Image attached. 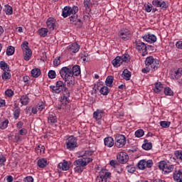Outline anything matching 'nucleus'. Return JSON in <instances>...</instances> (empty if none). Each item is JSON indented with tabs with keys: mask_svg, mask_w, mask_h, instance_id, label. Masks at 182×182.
I'll use <instances>...</instances> for the list:
<instances>
[{
	"mask_svg": "<svg viewBox=\"0 0 182 182\" xmlns=\"http://www.w3.org/2000/svg\"><path fill=\"white\" fill-rule=\"evenodd\" d=\"M93 161V159L92 158H82L77 159L74 161L73 164L75 166L74 168V171L75 173L80 174V173H83L85 170V167L89 164V163H92Z\"/></svg>",
	"mask_w": 182,
	"mask_h": 182,
	"instance_id": "nucleus-1",
	"label": "nucleus"
},
{
	"mask_svg": "<svg viewBox=\"0 0 182 182\" xmlns=\"http://www.w3.org/2000/svg\"><path fill=\"white\" fill-rule=\"evenodd\" d=\"M64 93L63 95V98L60 100V105L58 107V110L61 109L68 110V109H70V106L69 105V97H70V92L69 90L65 87L63 89Z\"/></svg>",
	"mask_w": 182,
	"mask_h": 182,
	"instance_id": "nucleus-2",
	"label": "nucleus"
},
{
	"mask_svg": "<svg viewBox=\"0 0 182 182\" xmlns=\"http://www.w3.org/2000/svg\"><path fill=\"white\" fill-rule=\"evenodd\" d=\"M110 177H112V173L109 172L107 169H102L99 176L96 178L97 182H109Z\"/></svg>",
	"mask_w": 182,
	"mask_h": 182,
	"instance_id": "nucleus-3",
	"label": "nucleus"
},
{
	"mask_svg": "<svg viewBox=\"0 0 182 182\" xmlns=\"http://www.w3.org/2000/svg\"><path fill=\"white\" fill-rule=\"evenodd\" d=\"M78 11H79V7H77V6H73V7L66 6L63 9L62 15L63 18H68V16H70V15L77 14Z\"/></svg>",
	"mask_w": 182,
	"mask_h": 182,
	"instance_id": "nucleus-4",
	"label": "nucleus"
},
{
	"mask_svg": "<svg viewBox=\"0 0 182 182\" xmlns=\"http://www.w3.org/2000/svg\"><path fill=\"white\" fill-rule=\"evenodd\" d=\"M29 43L24 41L21 44V48L23 52L24 60H29L32 56V50L29 48Z\"/></svg>",
	"mask_w": 182,
	"mask_h": 182,
	"instance_id": "nucleus-5",
	"label": "nucleus"
},
{
	"mask_svg": "<svg viewBox=\"0 0 182 182\" xmlns=\"http://www.w3.org/2000/svg\"><path fill=\"white\" fill-rule=\"evenodd\" d=\"M159 168L164 171V174H168L174 170V165H170L166 161H161L159 163Z\"/></svg>",
	"mask_w": 182,
	"mask_h": 182,
	"instance_id": "nucleus-6",
	"label": "nucleus"
},
{
	"mask_svg": "<svg viewBox=\"0 0 182 182\" xmlns=\"http://www.w3.org/2000/svg\"><path fill=\"white\" fill-rule=\"evenodd\" d=\"M65 146L68 150H75L77 147V139L73 136H69L65 141Z\"/></svg>",
	"mask_w": 182,
	"mask_h": 182,
	"instance_id": "nucleus-7",
	"label": "nucleus"
},
{
	"mask_svg": "<svg viewBox=\"0 0 182 182\" xmlns=\"http://www.w3.org/2000/svg\"><path fill=\"white\" fill-rule=\"evenodd\" d=\"M65 87H66V84H65L63 81H60V80L57 81L55 83V85L50 86V89H51V90L54 92V93H57V94L60 93V92H63V90L65 89Z\"/></svg>",
	"mask_w": 182,
	"mask_h": 182,
	"instance_id": "nucleus-8",
	"label": "nucleus"
},
{
	"mask_svg": "<svg viewBox=\"0 0 182 182\" xmlns=\"http://www.w3.org/2000/svg\"><path fill=\"white\" fill-rule=\"evenodd\" d=\"M136 49L141 54V56L147 55V46L140 40L136 41Z\"/></svg>",
	"mask_w": 182,
	"mask_h": 182,
	"instance_id": "nucleus-9",
	"label": "nucleus"
},
{
	"mask_svg": "<svg viewBox=\"0 0 182 182\" xmlns=\"http://www.w3.org/2000/svg\"><path fill=\"white\" fill-rule=\"evenodd\" d=\"M114 145L118 149H122V147H124V146H126V136L122 134L116 135Z\"/></svg>",
	"mask_w": 182,
	"mask_h": 182,
	"instance_id": "nucleus-10",
	"label": "nucleus"
},
{
	"mask_svg": "<svg viewBox=\"0 0 182 182\" xmlns=\"http://www.w3.org/2000/svg\"><path fill=\"white\" fill-rule=\"evenodd\" d=\"M145 63L146 66H149L152 70H156V69H157V66H159V60H155L153 56L146 58Z\"/></svg>",
	"mask_w": 182,
	"mask_h": 182,
	"instance_id": "nucleus-11",
	"label": "nucleus"
},
{
	"mask_svg": "<svg viewBox=\"0 0 182 182\" xmlns=\"http://www.w3.org/2000/svg\"><path fill=\"white\" fill-rule=\"evenodd\" d=\"M60 75L63 80L68 79V77H71V76H73L72 68H69L68 67H63L60 70Z\"/></svg>",
	"mask_w": 182,
	"mask_h": 182,
	"instance_id": "nucleus-12",
	"label": "nucleus"
},
{
	"mask_svg": "<svg viewBox=\"0 0 182 182\" xmlns=\"http://www.w3.org/2000/svg\"><path fill=\"white\" fill-rule=\"evenodd\" d=\"M137 167L138 168H139V170H144L146 167H147L148 168H151V167H153V161H146V159L141 160L139 161Z\"/></svg>",
	"mask_w": 182,
	"mask_h": 182,
	"instance_id": "nucleus-13",
	"label": "nucleus"
},
{
	"mask_svg": "<svg viewBox=\"0 0 182 182\" xmlns=\"http://www.w3.org/2000/svg\"><path fill=\"white\" fill-rule=\"evenodd\" d=\"M118 36L122 41H129V39H130V36H132V34L130 33V31L128 29H122L119 31Z\"/></svg>",
	"mask_w": 182,
	"mask_h": 182,
	"instance_id": "nucleus-14",
	"label": "nucleus"
},
{
	"mask_svg": "<svg viewBox=\"0 0 182 182\" xmlns=\"http://www.w3.org/2000/svg\"><path fill=\"white\" fill-rule=\"evenodd\" d=\"M117 161L121 164H126L129 161V155L126 152H120L117 156Z\"/></svg>",
	"mask_w": 182,
	"mask_h": 182,
	"instance_id": "nucleus-15",
	"label": "nucleus"
},
{
	"mask_svg": "<svg viewBox=\"0 0 182 182\" xmlns=\"http://www.w3.org/2000/svg\"><path fill=\"white\" fill-rule=\"evenodd\" d=\"M152 5L156 8H161V9L164 10L168 8V4H167L165 1L160 0H153Z\"/></svg>",
	"mask_w": 182,
	"mask_h": 182,
	"instance_id": "nucleus-16",
	"label": "nucleus"
},
{
	"mask_svg": "<svg viewBox=\"0 0 182 182\" xmlns=\"http://www.w3.org/2000/svg\"><path fill=\"white\" fill-rule=\"evenodd\" d=\"M143 39L146 41V42H149L150 43H154L157 41V37L153 34L149 33L148 35H145L142 36Z\"/></svg>",
	"mask_w": 182,
	"mask_h": 182,
	"instance_id": "nucleus-17",
	"label": "nucleus"
},
{
	"mask_svg": "<svg viewBox=\"0 0 182 182\" xmlns=\"http://www.w3.org/2000/svg\"><path fill=\"white\" fill-rule=\"evenodd\" d=\"M79 49H80V46L77 43H73L68 47L69 52H72L73 53H77Z\"/></svg>",
	"mask_w": 182,
	"mask_h": 182,
	"instance_id": "nucleus-18",
	"label": "nucleus"
},
{
	"mask_svg": "<svg viewBox=\"0 0 182 182\" xmlns=\"http://www.w3.org/2000/svg\"><path fill=\"white\" fill-rule=\"evenodd\" d=\"M47 27L51 31H53L56 26V20L52 17H50L47 20Z\"/></svg>",
	"mask_w": 182,
	"mask_h": 182,
	"instance_id": "nucleus-19",
	"label": "nucleus"
},
{
	"mask_svg": "<svg viewBox=\"0 0 182 182\" xmlns=\"http://www.w3.org/2000/svg\"><path fill=\"white\" fill-rule=\"evenodd\" d=\"M105 146L107 147H113L114 146V140L112 136H107L104 139Z\"/></svg>",
	"mask_w": 182,
	"mask_h": 182,
	"instance_id": "nucleus-20",
	"label": "nucleus"
},
{
	"mask_svg": "<svg viewBox=\"0 0 182 182\" xmlns=\"http://www.w3.org/2000/svg\"><path fill=\"white\" fill-rule=\"evenodd\" d=\"M173 180L177 182H182V171H175L173 172Z\"/></svg>",
	"mask_w": 182,
	"mask_h": 182,
	"instance_id": "nucleus-21",
	"label": "nucleus"
},
{
	"mask_svg": "<svg viewBox=\"0 0 182 182\" xmlns=\"http://www.w3.org/2000/svg\"><path fill=\"white\" fill-rule=\"evenodd\" d=\"M181 76H182V68H180L177 70L174 71L173 74L171 75V79L177 80V79H180Z\"/></svg>",
	"mask_w": 182,
	"mask_h": 182,
	"instance_id": "nucleus-22",
	"label": "nucleus"
},
{
	"mask_svg": "<svg viewBox=\"0 0 182 182\" xmlns=\"http://www.w3.org/2000/svg\"><path fill=\"white\" fill-rule=\"evenodd\" d=\"M103 110L97 109L93 113V117L95 120H100L103 117Z\"/></svg>",
	"mask_w": 182,
	"mask_h": 182,
	"instance_id": "nucleus-23",
	"label": "nucleus"
},
{
	"mask_svg": "<svg viewBox=\"0 0 182 182\" xmlns=\"http://www.w3.org/2000/svg\"><path fill=\"white\" fill-rule=\"evenodd\" d=\"M58 122V117L55 114H50L48 117V122L50 124H55Z\"/></svg>",
	"mask_w": 182,
	"mask_h": 182,
	"instance_id": "nucleus-24",
	"label": "nucleus"
},
{
	"mask_svg": "<svg viewBox=\"0 0 182 182\" xmlns=\"http://www.w3.org/2000/svg\"><path fill=\"white\" fill-rule=\"evenodd\" d=\"M20 114H21V108L18 107L17 104H14V117L15 120H17V119H19Z\"/></svg>",
	"mask_w": 182,
	"mask_h": 182,
	"instance_id": "nucleus-25",
	"label": "nucleus"
},
{
	"mask_svg": "<svg viewBox=\"0 0 182 182\" xmlns=\"http://www.w3.org/2000/svg\"><path fill=\"white\" fill-rule=\"evenodd\" d=\"M71 73H72V75L73 76V75L75 76H79V75H80V66L76 65H74L73 67V68L71 69Z\"/></svg>",
	"mask_w": 182,
	"mask_h": 182,
	"instance_id": "nucleus-26",
	"label": "nucleus"
},
{
	"mask_svg": "<svg viewBox=\"0 0 182 182\" xmlns=\"http://www.w3.org/2000/svg\"><path fill=\"white\" fill-rule=\"evenodd\" d=\"M122 63L123 62L120 56H117L112 60V65L114 68H119Z\"/></svg>",
	"mask_w": 182,
	"mask_h": 182,
	"instance_id": "nucleus-27",
	"label": "nucleus"
},
{
	"mask_svg": "<svg viewBox=\"0 0 182 182\" xmlns=\"http://www.w3.org/2000/svg\"><path fill=\"white\" fill-rule=\"evenodd\" d=\"M144 144H142V149H144V150H151V149H153V144L151 142H149V140L144 139Z\"/></svg>",
	"mask_w": 182,
	"mask_h": 182,
	"instance_id": "nucleus-28",
	"label": "nucleus"
},
{
	"mask_svg": "<svg viewBox=\"0 0 182 182\" xmlns=\"http://www.w3.org/2000/svg\"><path fill=\"white\" fill-rule=\"evenodd\" d=\"M58 168H60L61 170H63V171H68V170H69L70 168L69 164L68 163V161L60 163L58 164Z\"/></svg>",
	"mask_w": 182,
	"mask_h": 182,
	"instance_id": "nucleus-29",
	"label": "nucleus"
},
{
	"mask_svg": "<svg viewBox=\"0 0 182 182\" xmlns=\"http://www.w3.org/2000/svg\"><path fill=\"white\" fill-rule=\"evenodd\" d=\"M155 87L154 88V91L155 93H160L161 90H163V84L161 82H156L154 85Z\"/></svg>",
	"mask_w": 182,
	"mask_h": 182,
	"instance_id": "nucleus-30",
	"label": "nucleus"
},
{
	"mask_svg": "<svg viewBox=\"0 0 182 182\" xmlns=\"http://www.w3.org/2000/svg\"><path fill=\"white\" fill-rule=\"evenodd\" d=\"M29 97H28V95H23L21 96V97L20 98V101L21 105H23V106H26L28 105L29 103Z\"/></svg>",
	"mask_w": 182,
	"mask_h": 182,
	"instance_id": "nucleus-31",
	"label": "nucleus"
},
{
	"mask_svg": "<svg viewBox=\"0 0 182 182\" xmlns=\"http://www.w3.org/2000/svg\"><path fill=\"white\" fill-rule=\"evenodd\" d=\"M122 76L125 80H130V77H132V73L127 69H125L122 73Z\"/></svg>",
	"mask_w": 182,
	"mask_h": 182,
	"instance_id": "nucleus-32",
	"label": "nucleus"
},
{
	"mask_svg": "<svg viewBox=\"0 0 182 182\" xmlns=\"http://www.w3.org/2000/svg\"><path fill=\"white\" fill-rule=\"evenodd\" d=\"M48 32H49V30L45 28H41V29L38 30V34L42 38H45L46 36H47Z\"/></svg>",
	"mask_w": 182,
	"mask_h": 182,
	"instance_id": "nucleus-33",
	"label": "nucleus"
},
{
	"mask_svg": "<svg viewBox=\"0 0 182 182\" xmlns=\"http://www.w3.org/2000/svg\"><path fill=\"white\" fill-rule=\"evenodd\" d=\"M114 79L113 76L109 75L105 80V85L109 87H112Z\"/></svg>",
	"mask_w": 182,
	"mask_h": 182,
	"instance_id": "nucleus-34",
	"label": "nucleus"
},
{
	"mask_svg": "<svg viewBox=\"0 0 182 182\" xmlns=\"http://www.w3.org/2000/svg\"><path fill=\"white\" fill-rule=\"evenodd\" d=\"M0 68L4 72H9V65L5 61L0 62Z\"/></svg>",
	"mask_w": 182,
	"mask_h": 182,
	"instance_id": "nucleus-35",
	"label": "nucleus"
},
{
	"mask_svg": "<svg viewBox=\"0 0 182 182\" xmlns=\"http://www.w3.org/2000/svg\"><path fill=\"white\" fill-rule=\"evenodd\" d=\"M109 92H110V90H109V87H107V86L102 87L100 90V92L101 93V95H103V96H107V95H109Z\"/></svg>",
	"mask_w": 182,
	"mask_h": 182,
	"instance_id": "nucleus-36",
	"label": "nucleus"
},
{
	"mask_svg": "<svg viewBox=\"0 0 182 182\" xmlns=\"http://www.w3.org/2000/svg\"><path fill=\"white\" fill-rule=\"evenodd\" d=\"M31 75L33 77H39L41 76V70L39 68H35L31 70Z\"/></svg>",
	"mask_w": 182,
	"mask_h": 182,
	"instance_id": "nucleus-37",
	"label": "nucleus"
},
{
	"mask_svg": "<svg viewBox=\"0 0 182 182\" xmlns=\"http://www.w3.org/2000/svg\"><path fill=\"white\" fill-rule=\"evenodd\" d=\"M46 164H48V161H46L44 159H39L38 161V167H40L41 168H43L44 167H46Z\"/></svg>",
	"mask_w": 182,
	"mask_h": 182,
	"instance_id": "nucleus-38",
	"label": "nucleus"
},
{
	"mask_svg": "<svg viewBox=\"0 0 182 182\" xmlns=\"http://www.w3.org/2000/svg\"><path fill=\"white\" fill-rule=\"evenodd\" d=\"M83 4L87 12H89L90 11V6H92V2L90 0H84Z\"/></svg>",
	"mask_w": 182,
	"mask_h": 182,
	"instance_id": "nucleus-39",
	"label": "nucleus"
},
{
	"mask_svg": "<svg viewBox=\"0 0 182 182\" xmlns=\"http://www.w3.org/2000/svg\"><path fill=\"white\" fill-rule=\"evenodd\" d=\"M4 11L6 15H12V14L14 13V9H12V6L8 4L5 5Z\"/></svg>",
	"mask_w": 182,
	"mask_h": 182,
	"instance_id": "nucleus-40",
	"label": "nucleus"
},
{
	"mask_svg": "<svg viewBox=\"0 0 182 182\" xmlns=\"http://www.w3.org/2000/svg\"><path fill=\"white\" fill-rule=\"evenodd\" d=\"M9 123V121L8 119L0 121V129H1V130H5V129L8 127Z\"/></svg>",
	"mask_w": 182,
	"mask_h": 182,
	"instance_id": "nucleus-41",
	"label": "nucleus"
},
{
	"mask_svg": "<svg viewBox=\"0 0 182 182\" xmlns=\"http://www.w3.org/2000/svg\"><path fill=\"white\" fill-rule=\"evenodd\" d=\"M14 53H15V48L12 46H9L6 50V55L8 56H12Z\"/></svg>",
	"mask_w": 182,
	"mask_h": 182,
	"instance_id": "nucleus-42",
	"label": "nucleus"
},
{
	"mask_svg": "<svg viewBox=\"0 0 182 182\" xmlns=\"http://www.w3.org/2000/svg\"><path fill=\"white\" fill-rule=\"evenodd\" d=\"M90 156H93V151H85L81 157L82 159H90Z\"/></svg>",
	"mask_w": 182,
	"mask_h": 182,
	"instance_id": "nucleus-43",
	"label": "nucleus"
},
{
	"mask_svg": "<svg viewBox=\"0 0 182 182\" xmlns=\"http://www.w3.org/2000/svg\"><path fill=\"white\" fill-rule=\"evenodd\" d=\"M1 77L3 80H9L11 79V73H9V71H4Z\"/></svg>",
	"mask_w": 182,
	"mask_h": 182,
	"instance_id": "nucleus-44",
	"label": "nucleus"
},
{
	"mask_svg": "<svg viewBox=\"0 0 182 182\" xmlns=\"http://www.w3.org/2000/svg\"><path fill=\"white\" fill-rule=\"evenodd\" d=\"M36 151L37 154H42V153H45V146L38 145L37 148H36Z\"/></svg>",
	"mask_w": 182,
	"mask_h": 182,
	"instance_id": "nucleus-45",
	"label": "nucleus"
},
{
	"mask_svg": "<svg viewBox=\"0 0 182 182\" xmlns=\"http://www.w3.org/2000/svg\"><path fill=\"white\" fill-rule=\"evenodd\" d=\"M170 124H171V122L168 121H161L160 122V126H161V127H163L164 129H167L170 127Z\"/></svg>",
	"mask_w": 182,
	"mask_h": 182,
	"instance_id": "nucleus-46",
	"label": "nucleus"
},
{
	"mask_svg": "<svg viewBox=\"0 0 182 182\" xmlns=\"http://www.w3.org/2000/svg\"><path fill=\"white\" fill-rule=\"evenodd\" d=\"M64 80L67 82V84L69 85H72L73 86V85H75V77H73V75Z\"/></svg>",
	"mask_w": 182,
	"mask_h": 182,
	"instance_id": "nucleus-47",
	"label": "nucleus"
},
{
	"mask_svg": "<svg viewBox=\"0 0 182 182\" xmlns=\"http://www.w3.org/2000/svg\"><path fill=\"white\" fill-rule=\"evenodd\" d=\"M121 60H122V63L123 62H130V55L127 53H125L124 55H122V56L121 57Z\"/></svg>",
	"mask_w": 182,
	"mask_h": 182,
	"instance_id": "nucleus-48",
	"label": "nucleus"
},
{
	"mask_svg": "<svg viewBox=\"0 0 182 182\" xmlns=\"http://www.w3.org/2000/svg\"><path fill=\"white\" fill-rule=\"evenodd\" d=\"M144 136V131L143 129H138L135 132L136 137H143Z\"/></svg>",
	"mask_w": 182,
	"mask_h": 182,
	"instance_id": "nucleus-49",
	"label": "nucleus"
},
{
	"mask_svg": "<svg viewBox=\"0 0 182 182\" xmlns=\"http://www.w3.org/2000/svg\"><path fill=\"white\" fill-rule=\"evenodd\" d=\"M126 169L127 170L128 173H133L134 171H136V167L132 166V165H128L126 166Z\"/></svg>",
	"mask_w": 182,
	"mask_h": 182,
	"instance_id": "nucleus-50",
	"label": "nucleus"
},
{
	"mask_svg": "<svg viewBox=\"0 0 182 182\" xmlns=\"http://www.w3.org/2000/svg\"><path fill=\"white\" fill-rule=\"evenodd\" d=\"M164 93L166 96H173V90L170 87H166L164 89Z\"/></svg>",
	"mask_w": 182,
	"mask_h": 182,
	"instance_id": "nucleus-51",
	"label": "nucleus"
},
{
	"mask_svg": "<svg viewBox=\"0 0 182 182\" xmlns=\"http://www.w3.org/2000/svg\"><path fill=\"white\" fill-rule=\"evenodd\" d=\"M48 75L49 79H55V77H56V72L53 70H50Z\"/></svg>",
	"mask_w": 182,
	"mask_h": 182,
	"instance_id": "nucleus-52",
	"label": "nucleus"
},
{
	"mask_svg": "<svg viewBox=\"0 0 182 182\" xmlns=\"http://www.w3.org/2000/svg\"><path fill=\"white\" fill-rule=\"evenodd\" d=\"M88 56L89 55L86 52H84L81 54V59L83 62H87L89 60V58H87Z\"/></svg>",
	"mask_w": 182,
	"mask_h": 182,
	"instance_id": "nucleus-53",
	"label": "nucleus"
},
{
	"mask_svg": "<svg viewBox=\"0 0 182 182\" xmlns=\"http://www.w3.org/2000/svg\"><path fill=\"white\" fill-rule=\"evenodd\" d=\"M150 70H151L152 72L154 71V70H152V69H151V67L147 66V67H146L145 68H143V69L141 70V73H149L150 72Z\"/></svg>",
	"mask_w": 182,
	"mask_h": 182,
	"instance_id": "nucleus-54",
	"label": "nucleus"
},
{
	"mask_svg": "<svg viewBox=\"0 0 182 182\" xmlns=\"http://www.w3.org/2000/svg\"><path fill=\"white\" fill-rule=\"evenodd\" d=\"M53 63L54 66H59L60 65V57H58L54 59Z\"/></svg>",
	"mask_w": 182,
	"mask_h": 182,
	"instance_id": "nucleus-55",
	"label": "nucleus"
},
{
	"mask_svg": "<svg viewBox=\"0 0 182 182\" xmlns=\"http://www.w3.org/2000/svg\"><path fill=\"white\" fill-rule=\"evenodd\" d=\"M175 156L177 159H179V160H181L182 161V151H176Z\"/></svg>",
	"mask_w": 182,
	"mask_h": 182,
	"instance_id": "nucleus-56",
	"label": "nucleus"
},
{
	"mask_svg": "<svg viewBox=\"0 0 182 182\" xmlns=\"http://www.w3.org/2000/svg\"><path fill=\"white\" fill-rule=\"evenodd\" d=\"M5 95L7 96V97H12V95H14V91L12 90H7L5 91Z\"/></svg>",
	"mask_w": 182,
	"mask_h": 182,
	"instance_id": "nucleus-57",
	"label": "nucleus"
},
{
	"mask_svg": "<svg viewBox=\"0 0 182 182\" xmlns=\"http://www.w3.org/2000/svg\"><path fill=\"white\" fill-rule=\"evenodd\" d=\"M38 109L40 112H42V110H43V109H45V103L43 102H40L38 105Z\"/></svg>",
	"mask_w": 182,
	"mask_h": 182,
	"instance_id": "nucleus-58",
	"label": "nucleus"
},
{
	"mask_svg": "<svg viewBox=\"0 0 182 182\" xmlns=\"http://www.w3.org/2000/svg\"><path fill=\"white\" fill-rule=\"evenodd\" d=\"M70 22H76L77 21V15L76 14H73V16H71L70 17Z\"/></svg>",
	"mask_w": 182,
	"mask_h": 182,
	"instance_id": "nucleus-59",
	"label": "nucleus"
},
{
	"mask_svg": "<svg viewBox=\"0 0 182 182\" xmlns=\"http://www.w3.org/2000/svg\"><path fill=\"white\" fill-rule=\"evenodd\" d=\"M24 182H33V178L32 176H27L23 178Z\"/></svg>",
	"mask_w": 182,
	"mask_h": 182,
	"instance_id": "nucleus-60",
	"label": "nucleus"
},
{
	"mask_svg": "<svg viewBox=\"0 0 182 182\" xmlns=\"http://www.w3.org/2000/svg\"><path fill=\"white\" fill-rule=\"evenodd\" d=\"M110 166L112 167H116V166H119V163L116 160H112L109 162Z\"/></svg>",
	"mask_w": 182,
	"mask_h": 182,
	"instance_id": "nucleus-61",
	"label": "nucleus"
},
{
	"mask_svg": "<svg viewBox=\"0 0 182 182\" xmlns=\"http://www.w3.org/2000/svg\"><path fill=\"white\" fill-rule=\"evenodd\" d=\"M144 6H145V11L146 12H151L152 6L151 5L145 4Z\"/></svg>",
	"mask_w": 182,
	"mask_h": 182,
	"instance_id": "nucleus-62",
	"label": "nucleus"
},
{
	"mask_svg": "<svg viewBox=\"0 0 182 182\" xmlns=\"http://www.w3.org/2000/svg\"><path fill=\"white\" fill-rule=\"evenodd\" d=\"M6 161V158L3 155H0V164H4Z\"/></svg>",
	"mask_w": 182,
	"mask_h": 182,
	"instance_id": "nucleus-63",
	"label": "nucleus"
},
{
	"mask_svg": "<svg viewBox=\"0 0 182 182\" xmlns=\"http://www.w3.org/2000/svg\"><path fill=\"white\" fill-rule=\"evenodd\" d=\"M176 46L178 48V49H182V41H178Z\"/></svg>",
	"mask_w": 182,
	"mask_h": 182,
	"instance_id": "nucleus-64",
	"label": "nucleus"
}]
</instances>
